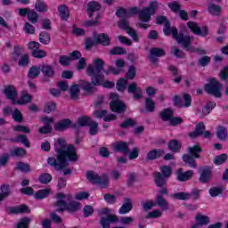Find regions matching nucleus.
<instances>
[{
	"label": "nucleus",
	"instance_id": "obj_1",
	"mask_svg": "<svg viewBox=\"0 0 228 228\" xmlns=\"http://www.w3.org/2000/svg\"><path fill=\"white\" fill-rule=\"evenodd\" d=\"M158 6V2H151L149 7H144L141 11L138 10V7H133L128 11L124 8H119L116 12L117 17L121 19L118 23V28L125 29V31H126L127 35L131 37L134 42H140V36H138V32L129 27L127 19L138 13L140 22L137 24V26L142 29H147V28H149V24H147V22L151 20V16L156 13Z\"/></svg>",
	"mask_w": 228,
	"mask_h": 228
},
{
	"label": "nucleus",
	"instance_id": "obj_2",
	"mask_svg": "<svg viewBox=\"0 0 228 228\" xmlns=\"http://www.w3.org/2000/svg\"><path fill=\"white\" fill-rule=\"evenodd\" d=\"M55 151L57 153V159L50 157L47 159V163L56 170H63L69 165V161H77L78 157L76 148L70 144H67V141L63 138L57 139Z\"/></svg>",
	"mask_w": 228,
	"mask_h": 228
},
{
	"label": "nucleus",
	"instance_id": "obj_3",
	"mask_svg": "<svg viewBox=\"0 0 228 228\" xmlns=\"http://www.w3.org/2000/svg\"><path fill=\"white\" fill-rule=\"evenodd\" d=\"M157 24H164V35L166 37H168L169 35H172L173 38L176 40V42L185 49V51H193V47H191V42L193 40V37L190 36H184L183 34L177 33V28L175 27H170V23L168 22V20H167V17L165 16H159L157 18Z\"/></svg>",
	"mask_w": 228,
	"mask_h": 228
},
{
	"label": "nucleus",
	"instance_id": "obj_4",
	"mask_svg": "<svg viewBox=\"0 0 228 228\" xmlns=\"http://www.w3.org/2000/svg\"><path fill=\"white\" fill-rule=\"evenodd\" d=\"M56 199L55 209L59 213H61V211H77V209L81 208V203L76 201L70 202L72 197L69 194L59 192L56 195Z\"/></svg>",
	"mask_w": 228,
	"mask_h": 228
},
{
	"label": "nucleus",
	"instance_id": "obj_5",
	"mask_svg": "<svg viewBox=\"0 0 228 228\" xmlns=\"http://www.w3.org/2000/svg\"><path fill=\"white\" fill-rule=\"evenodd\" d=\"M104 67V61L102 59H96L93 61V64H89L87 67V74L91 77V81L95 86L102 85L104 76L102 75V68Z\"/></svg>",
	"mask_w": 228,
	"mask_h": 228
},
{
	"label": "nucleus",
	"instance_id": "obj_6",
	"mask_svg": "<svg viewBox=\"0 0 228 228\" xmlns=\"http://www.w3.org/2000/svg\"><path fill=\"white\" fill-rule=\"evenodd\" d=\"M156 206H159L161 209H164L167 211L168 209V202H167V200L163 198L161 195H157L156 196V200H148V201H143L142 203V207L145 211H149L152 209V208H156Z\"/></svg>",
	"mask_w": 228,
	"mask_h": 228
},
{
	"label": "nucleus",
	"instance_id": "obj_7",
	"mask_svg": "<svg viewBox=\"0 0 228 228\" xmlns=\"http://www.w3.org/2000/svg\"><path fill=\"white\" fill-rule=\"evenodd\" d=\"M160 172L161 173L157 172L154 174L155 183L159 188L167 184V179L172 175V167L168 166H162L160 167Z\"/></svg>",
	"mask_w": 228,
	"mask_h": 228
},
{
	"label": "nucleus",
	"instance_id": "obj_8",
	"mask_svg": "<svg viewBox=\"0 0 228 228\" xmlns=\"http://www.w3.org/2000/svg\"><path fill=\"white\" fill-rule=\"evenodd\" d=\"M100 215L102 216L101 218V225L103 228H110V224L118 222V217L113 215V209L103 208L100 210Z\"/></svg>",
	"mask_w": 228,
	"mask_h": 228
},
{
	"label": "nucleus",
	"instance_id": "obj_9",
	"mask_svg": "<svg viewBox=\"0 0 228 228\" xmlns=\"http://www.w3.org/2000/svg\"><path fill=\"white\" fill-rule=\"evenodd\" d=\"M86 177L90 183H93L94 184H99L102 186V188H104L108 185V183H110V178L108 175H103L102 176H99L94 171H88L86 174Z\"/></svg>",
	"mask_w": 228,
	"mask_h": 228
},
{
	"label": "nucleus",
	"instance_id": "obj_10",
	"mask_svg": "<svg viewBox=\"0 0 228 228\" xmlns=\"http://www.w3.org/2000/svg\"><path fill=\"white\" fill-rule=\"evenodd\" d=\"M205 90L215 97H220L222 95V84L215 78H210L208 84L205 86Z\"/></svg>",
	"mask_w": 228,
	"mask_h": 228
},
{
	"label": "nucleus",
	"instance_id": "obj_11",
	"mask_svg": "<svg viewBox=\"0 0 228 228\" xmlns=\"http://www.w3.org/2000/svg\"><path fill=\"white\" fill-rule=\"evenodd\" d=\"M110 99L111 102L110 103V107L111 111H114V113H122L123 111H126V104L118 99V95L117 94L111 93Z\"/></svg>",
	"mask_w": 228,
	"mask_h": 228
},
{
	"label": "nucleus",
	"instance_id": "obj_12",
	"mask_svg": "<svg viewBox=\"0 0 228 228\" xmlns=\"http://www.w3.org/2000/svg\"><path fill=\"white\" fill-rule=\"evenodd\" d=\"M187 27L194 35H198V37H207L208 33H209V28L206 26L200 28L199 23L194 21L187 22Z\"/></svg>",
	"mask_w": 228,
	"mask_h": 228
},
{
	"label": "nucleus",
	"instance_id": "obj_13",
	"mask_svg": "<svg viewBox=\"0 0 228 228\" xmlns=\"http://www.w3.org/2000/svg\"><path fill=\"white\" fill-rule=\"evenodd\" d=\"M206 126L204 123H200L196 126V130L189 134L191 138H197V136H203V138H211V132L206 131Z\"/></svg>",
	"mask_w": 228,
	"mask_h": 228
},
{
	"label": "nucleus",
	"instance_id": "obj_14",
	"mask_svg": "<svg viewBox=\"0 0 228 228\" xmlns=\"http://www.w3.org/2000/svg\"><path fill=\"white\" fill-rule=\"evenodd\" d=\"M41 122L45 125L43 127L38 129V133L41 134H47V133H51L53 131V126L51 124L54 122V118L49 117L41 118Z\"/></svg>",
	"mask_w": 228,
	"mask_h": 228
},
{
	"label": "nucleus",
	"instance_id": "obj_15",
	"mask_svg": "<svg viewBox=\"0 0 228 228\" xmlns=\"http://www.w3.org/2000/svg\"><path fill=\"white\" fill-rule=\"evenodd\" d=\"M93 116L94 118H103L104 122H111L117 119L115 114H108L106 110H94Z\"/></svg>",
	"mask_w": 228,
	"mask_h": 228
},
{
	"label": "nucleus",
	"instance_id": "obj_16",
	"mask_svg": "<svg viewBox=\"0 0 228 228\" xmlns=\"http://www.w3.org/2000/svg\"><path fill=\"white\" fill-rule=\"evenodd\" d=\"M183 102L179 96L174 97V103L175 106H183L184 108H190V106H191V96L190 94H184L183 95Z\"/></svg>",
	"mask_w": 228,
	"mask_h": 228
},
{
	"label": "nucleus",
	"instance_id": "obj_17",
	"mask_svg": "<svg viewBox=\"0 0 228 228\" xmlns=\"http://www.w3.org/2000/svg\"><path fill=\"white\" fill-rule=\"evenodd\" d=\"M115 65L116 68L110 67L109 68V71L105 72V74H110V72L111 74H115V75H118L120 74V72H124V68L126 67V61H124L123 59H118L115 61Z\"/></svg>",
	"mask_w": 228,
	"mask_h": 228
},
{
	"label": "nucleus",
	"instance_id": "obj_18",
	"mask_svg": "<svg viewBox=\"0 0 228 228\" xmlns=\"http://www.w3.org/2000/svg\"><path fill=\"white\" fill-rule=\"evenodd\" d=\"M4 94L11 101L12 104H15L17 101V89L13 86H9L4 89Z\"/></svg>",
	"mask_w": 228,
	"mask_h": 228
},
{
	"label": "nucleus",
	"instance_id": "obj_19",
	"mask_svg": "<svg viewBox=\"0 0 228 228\" xmlns=\"http://www.w3.org/2000/svg\"><path fill=\"white\" fill-rule=\"evenodd\" d=\"M128 94H132L134 99H142V91L141 87H138V84L133 82L128 86Z\"/></svg>",
	"mask_w": 228,
	"mask_h": 228
},
{
	"label": "nucleus",
	"instance_id": "obj_20",
	"mask_svg": "<svg viewBox=\"0 0 228 228\" xmlns=\"http://www.w3.org/2000/svg\"><path fill=\"white\" fill-rule=\"evenodd\" d=\"M176 177L178 181L184 182V181H190L191 177H193V171H183V169H178L176 171Z\"/></svg>",
	"mask_w": 228,
	"mask_h": 228
},
{
	"label": "nucleus",
	"instance_id": "obj_21",
	"mask_svg": "<svg viewBox=\"0 0 228 228\" xmlns=\"http://www.w3.org/2000/svg\"><path fill=\"white\" fill-rule=\"evenodd\" d=\"M200 183H209L211 181V167H203L200 170Z\"/></svg>",
	"mask_w": 228,
	"mask_h": 228
},
{
	"label": "nucleus",
	"instance_id": "obj_22",
	"mask_svg": "<svg viewBox=\"0 0 228 228\" xmlns=\"http://www.w3.org/2000/svg\"><path fill=\"white\" fill-rule=\"evenodd\" d=\"M31 101H33V96L28 94V92H23L21 93L20 98L16 99L14 104H20V106H24V104H28V102H31Z\"/></svg>",
	"mask_w": 228,
	"mask_h": 228
},
{
	"label": "nucleus",
	"instance_id": "obj_23",
	"mask_svg": "<svg viewBox=\"0 0 228 228\" xmlns=\"http://www.w3.org/2000/svg\"><path fill=\"white\" fill-rule=\"evenodd\" d=\"M72 126V121L70 119H61L54 125L55 131H65Z\"/></svg>",
	"mask_w": 228,
	"mask_h": 228
},
{
	"label": "nucleus",
	"instance_id": "obj_24",
	"mask_svg": "<svg viewBox=\"0 0 228 228\" xmlns=\"http://www.w3.org/2000/svg\"><path fill=\"white\" fill-rule=\"evenodd\" d=\"M50 195L51 188H45L35 192L34 199H36V200H44V199H47Z\"/></svg>",
	"mask_w": 228,
	"mask_h": 228
},
{
	"label": "nucleus",
	"instance_id": "obj_25",
	"mask_svg": "<svg viewBox=\"0 0 228 228\" xmlns=\"http://www.w3.org/2000/svg\"><path fill=\"white\" fill-rule=\"evenodd\" d=\"M101 10V4L97 2H90L87 4V13L89 17H94V13H97Z\"/></svg>",
	"mask_w": 228,
	"mask_h": 228
},
{
	"label": "nucleus",
	"instance_id": "obj_26",
	"mask_svg": "<svg viewBox=\"0 0 228 228\" xmlns=\"http://www.w3.org/2000/svg\"><path fill=\"white\" fill-rule=\"evenodd\" d=\"M94 40L102 45H110V37L107 34H98L94 36Z\"/></svg>",
	"mask_w": 228,
	"mask_h": 228
},
{
	"label": "nucleus",
	"instance_id": "obj_27",
	"mask_svg": "<svg viewBox=\"0 0 228 228\" xmlns=\"http://www.w3.org/2000/svg\"><path fill=\"white\" fill-rule=\"evenodd\" d=\"M40 69H41V72L46 77H53V76H54V69H53V67L51 65H49V64H41Z\"/></svg>",
	"mask_w": 228,
	"mask_h": 228
},
{
	"label": "nucleus",
	"instance_id": "obj_28",
	"mask_svg": "<svg viewBox=\"0 0 228 228\" xmlns=\"http://www.w3.org/2000/svg\"><path fill=\"white\" fill-rule=\"evenodd\" d=\"M131 209H133V202H131V200L126 199L125 200V203L119 208V214L126 215V213H129Z\"/></svg>",
	"mask_w": 228,
	"mask_h": 228
},
{
	"label": "nucleus",
	"instance_id": "obj_29",
	"mask_svg": "<svg viewBox=\"0 0 228 228\" xmlns=\"http://www.w3.org/2000/svg\"><path fill=\"white\" fill-rule=\"evenodd\" d=\"M35 8L37 12H39L41 13H45V12H48L49 6H47V4L42 0H37L35 4Z\"/></svg>",
	"mask_w": 228,
	"mask_h": 228
},
{
	"label": "nucleus",
	"instance_id": "obj_30",
	"mask_svg": "<svg viewBox=\"0 0 228 228\" xmlns=\"http://www.w3.org/2000/svg\"><path fill=\"white\" fill-rule=\"evenodd\" d=\"M163 154H165V151L163 150H153L148 152L147 159H158V158L163 156Z\"/></svg>",
	"mask_w": 228,
	"mask_h": 228
},
{
	"label": "nucleus",
	"instance_id": "obj_31",
	"mask_svg": "<svg viewBox=\"0 0 228 228\" xmlns=\"http://www.w3.org/2000/svg\"><path fill=\"white\" fill-rule=\"evenodd\" d=\"M113 147H114V151H116V152H127V149H128V146H127V143L126 142H115L113 144Z\"/></svg>",
	"mask_w": 228,
	"mask_h": 228
},
{
	"label": "nucleus",
	"instance_id": "obj_32",
	"mask_svg": "<svg viewBox=\"0 0 228 228\" xmlns=\"http://www.w3.org/2000/svg\"><path fill=\"white\" fill-rule=\"evenodd\" d=\"M40 72H42L40 65L33 66L28 70V77L35 79V77H38V76H40Z\"/></svg>",
	"mask_w": 228,
	"mask_h": 228
},
{
	"label": "nucleus",
	"instance_id": "obj_33",
	"mask_svg": "<svg viewBox=\"0 0 228 228\" xmlns=\"http://www.w3.org/2000/svg\"><path fill=\"white\" fill-rule=\"evenodd\" d=\"M196 223L199 224L201 227H203V225H208V224H209V216L198 214L196 216Z\"/></svg>",
	"mask_w": 228,
	"mask_h": 228
},
{
	"label": "nucleus",
	"instance_id": "obj_34",
	"mask_svg": "<svg viewBox=\"0 0 228 228\" xmlns=\"http://www.w3.org/2000/svg\"><path fill=\"white\" fill-rule=\"evenodd\" d=\"M156 56H165V50H163L161 48L151 49L150 60H151V61H156V60H154V57H156Z\"/></svg>",
	"mask_w": 228,
	"mask_h": 228
},
{
	"label": "nucleus",
	"instance_id": "obj_35",
	"mask_svg": "<svg viewBox=\"0 0 228 228\" xmlns=\"http://www.w3.org/2000/svg\"><path fill=\"white\" fill-rule=\"evenodd\" d=\"M116 88L118 92H125L127 89V79L119 78L116 84Z\"/></svg>",
	"mask_w": 228,
	"mask_h": 228
},
{
	"label": "nucleus",
	"instance_id": "obj_36",
	"mask_svg": "<svg viewBox=\"0 0 228 228\" xmlns=\"http://www.w3.org/2000/svg\"><path fill=\"white\" fill-rule=\"evenodd\" d=\"M168 149L172 151V152H179L181 150V142L177 140H172L168 142Z\"/></svg>",
	"mask_w": 228,
	"mask_h": 228
},
{
	"label": "nucleus",
	"instance_id": "obj_37",
	"mask_svg": "<svg viewBox=\"0 0 228 228\" xmlns=\"http://www.w3.org/2000/svg\"><path fill=\"white\" fill-rule=\"evenodd\" d=\"M160 117L162 120H166V122H168L171 117H174V110L170 109H165L160 112Z\"/></svg>",
	"mask_w": 228,
	"mask_h": 228
},
{
	"label": "nucleus",
	"instance_id": "obj_38",
	"mask_svg": "<svg viewBox=\"0 0 228 228\" xmlns=\"http://www.w3.org/2000/svg\"><path fill=\"white\" fill-rule=\"evenodd\" d=\"M12 213H13L14 215H19L20 213H29V208H28V206L26 205H20L18 207H15L13 208H12Z\"/></svg>",
	"mask_w": 228,
	"mask_h": 228
},
{
	"label": "nucleus",
	"instance_id": "obj_39",
	"mask_svg": "<svg viewBox=\"0 0 228 228\" xmlns=\"http://www.w3.org/2000/svg\"><path fill=\"white\" fill-rule=\"evenodd\" d=\"M58 11H59L61 19H62L63 20H67V19H69V9L67 8V5L59 6Z\"/></svg>",
	"mask_w": 228,
	"mask_h": 228
},
{
	"label": "nucleus",
	"instance_id": "obj_40",
	"mask_svg": "<svg viewBox=\"0 0 228 228\" xmlns=\"http://www.w3.org/2000/svg\"><path fill=\"white\" fill-rule=\"evenodd\" d=\"M145 108L146 111H149L150 113H152V111L156 110V103L154 102V100H152V98H146Z\"/></svg>",
	"mask_w": 228,
	"mask_h": 228
},
{
	"label": "nucleus",
	"instance_id": "obj_41",
	"mask_svg": "<svg viewBox=\"0 0 228 228\" xmlns=\"http://www.w3.org/2000/svg\"><path fill=\"white\" fill-rule=\"evenodd\" d=\"M24 53V48L20 45L14 46V52L12 53V58L14 60V61H17L19 60V56Z\"/></svg>",
	"mask_w": 228,
	"mask_h": 228
},
{
	"label": "nucleus",
	"instance_id": "obj_42",
	"mask_svg": "<svg viewBox=\"0 0 228 228\" xmlns=\"http://www.w3.org/2000/svg\"><path fill=\"white\" fill-rule=\"evenodd\" d=\"M171 197L176 200H188V199H190V194L188 192H178L171 194Z\"/></svg>",
	"mask_w": 228,
	"mask_h": 228
},
{
	"label": "nucleus",
	"instance_id": "obj_43",
	"mask_svg": "<svg viewBox=\"0 0 228 228\" xmlns=\"http://www.w3.org/2000/svg\"><path fill=\"white\" fill-rule=\"evenodd\" d=\"M216 136L219 138V140H225L227 138V129L224 126H218Z\"/></svg>",
	"mask_w": 228,
	"mask_h": 228
},
{
	"label": "nucleus",
	"instance_id": "obj_44",
	"mask_svg": "<svg viewBox=\"0 0 228 228\" xmlns=\"http://www.w3.org/2000/svg\"><path fill=\"white\" fill-rule=\"evenodd\" d=\"M10 195V186L4 184L1 186L0 200H4Z\"/></svg>",
	"mask_w": 228,
	"mask_h": 228
},
{
	"label": "nucleus",
	"instance_id": "obj_45",
	"mask_svg": "<svg viewBox=\"0 0 228 228\" xmlns=\"http://www.w3.org/2000/svg\"><path fill=\"white\" fill-rule=\"evenodd\" d=\"M28 64H29V55H28L27 53L22 54L18 61L19 67H26Z\"/></svg>",
	"mask_w": 228,
	"mask_h": 228
},
{
	"label": "nucleus",
	"instance_id": "obj_46",
	"mask_svg": "<svg viewBox=\"0 0 228 228\" xmlns=\"http://www.w3.org/2000/svg\"><path fill=\"white\" fill-rule=\"evenodd\" d=\"M53 181V175L49 173L42 174L39 176V182H41L42 184H49Z\"/></svg>",
	"mask_w": 228,
	"mask_h": 228
},
{
	"label": "nucleus",
	"instance_id": "obj_47",
	"mask_svg": "<svg viewBox=\"0 0 228 228\" xmlns=\"http://www.w3.org/2000/svg\"><path fill=\"white\" fill-rule=\"evenodd\" d=\"M183 159L184 163H186V165H189V167H191V168H195L197 167V165L195 164V159H193L191 155H184L183 157Z\"/></svg>",
	"mask_w": 228,
	"mask_h": 228
},
{
	"label": "nucleus",
	"instance_id": "obj_48",
	"mask_svg": "<svg viewBox=\"0 0 228 228\" xmlns=\"http://www.w3.org/2000/svg\"><path fill=\"white\" fill-rule=\"evenodd\" d=\"M69 94H70L71 99H77V97H79V86L76 84L71 86L69 89Z\"/></svg>",
	"mask_w": 228,
	"mask_h": 228
},
{
	"label": "nucleus",
	"instance_id": "obj_49",
	"mask_svg": "<svg viewBox=\"0 0 228 228\" xmlns=\"http://www.w3.org/2000/svg\"><path fill=\"white\" fill-rule=\"evenodd\" d=\"M208 11L211 15H220L221 9L220 6L215 4H210L208 7Z\"/></svg>",
	"mask_w": 228,
	"mask_h": 228
},
{
	"label": "nucleus",
	"instance_id": "obj_50",
	"mask_svg": "<svg viewBox=\"0 0 228 228\" xmlns=\"http://www.w3.org/2000/svg\"><path fill=\"white\" fill-rule=\"evenodd\" d=\"M110 54L112 55H122V54H127V51H126V48H122L120 46H116L110 51Z\"/></svg>",
	"mask_w": 228,
	"mask_h": 228
},
{
	"label": "nucleus",
	"instance_id": "obj_51",
	"mask_svg": "<svg viewBox=\"0 0 228 228\" xmlns=\"http://www.w3.org/2000/svg\"><path fill=\"white\" fill-rule=\"evenodd\" d=\"M163 212L160 209H154L147 214L146 218H161Z\"/></svg>",
	"mask_w": 228,
	"mask_h": 228
},
{
	"label": "nucleus",
	"instance_id": "obj_52",
	"mask_svg": "<svg viewBox=\"0 0 228 228\" xmlns=\"http://www.w3.org/2000/svg\"><path fill=\"white\" fill-rule=\"evenodd\" d=\"M97 133H99V124L91 121V124H89V134L95 135Z\"/></svg>",
	"mask_w": 228,
	"mask_h": 228
},
{
	"label": "nucleus",
	"instance_id": "obj_53",
	"mask_svg": "<svg viewBox=\"0 0 228 228\" xmlns=\"http://www.w3.org/2000/svg\"><path fill=\"white\" fill-rule=\"evenodd\" d=\"M28 20L32 22V24H37L38 20V14L34 10H30L28 13Z\"/></svg>",
	"mask_w": 228,
	"mask_h": 228
},
{
	"label": "nucleus",
	"instance_id": "obj_54",
	"mask_svg": "<svg viewBox=\"0 0 228 228\" xmlns=\"http://www.w3.org/2000/svg\"><path fill=\"white\" fill-rule=\"evenodd\" d=\"M224 191V188L222 187H212L209 189L208 193L212 197H218Z\"/></svg>",
	"mask_w": 228,
	"mask_h": 228
},
{
	"label": "nucleus",
	"instance_id": "obj_55",
	"mask_svg": "<svg viewBox=\"0 0 228 228\" xmlns=\"http://www.w3.org/2000/svg\"><path fill=\"white\" fill-rule=\"evenodd\" d=\"M78 125L84 127L85 126H90L92 119L87 116H82L78 118Z\"/></svg>",
	"mask_w": 228,
	"mask_h": 228
},
{
	"label": "nucleus",
	"instance_id": "obj_56",
	"mask_svg": "<svg viewBox=\"0 0 228 228\" xmlns=\"http://www.w3.org/2000/svg\"><path fill=\"white\" fill-rule=\"evenodd\" d=\"M201 151L202 150L200 149V146L195 145L189 148V154H191V156H193V158H199V152H201Z\"/></svg>",
	"mask_w": 228,
	"mask_h": 228
},
{
	"label": "nucleus",
	"instance_id": "obj_57",
	"mask_svg": "<svg viewBox=\"0 0 228 228\" xmlns=\"http://www.w3.org/2000/svg\"><path fill=\"white\" fill-rule=\"evenodd\" d=\"M215 106H216V103H215V102H209L208 103H207V106L204 107L202 110L203 115H209V113H211Z\"/></svg>",
	"mask_w": 228,
	"mask_h": 228
},
{
	"label": "nucleus",
	"instance_id": "obj_58",
	"mask_svg": "<svg viewBox=\"0 0 228 228\" xmlns=\"http://www.w3.org/2000/svg\"><path fill=\"white\" fill-rule=\"evenodd\" d=\"M39 41L41 42V44L47 45V44L51 42V37L46 32H43L39 35Z\"/></svg>",
	"mask_w": 228,
	"mask_h": 228
},
{
	"label": "nucleus",
	"instance_id": "obj_59",
	"mask_svg": "<svg viewBox=\"0 0 228 228\" xmlns=\"http://www.w3.org/2000/svg\"><path fill=\"white\" fill-rule=\"evenodd\" d=\"M32 56H34V58L42 59V58H45V56H47V53L44 50H40L37 48V50H34L32 52Z\"/></svg>",
	"mask_w": 228,
	"mask_h": 228
},
{
	"label": "nucleus",
	"instance_id": "obj_60",
	"mask_svg": "<svg viewBox=\"0 0 228 228\" xmlns=\"http://www.w3.org/2000/svg\"><path fill=\"white\" fill-rule=\"evenodd\" d=\"M12 156H17L18 158H22L26 154V150L22 148H15L14 150L12 151Z\"/></svg>",
	"mask_w": 228,
	"mask_h": 228
},
{
	"label": "nucleus",
	"instance_id": "obj_61",
	"mask_svg": "<svg viewBox=\"0 0 228 228\" xmlns=\"http://www.w3.org/2000/svg\"><path fill=\"white\" fill-rule=\"evenodd\" d=\"M56 110V103L50 102L45 104L44 111L45 113H51L52 111H54Z\"/></svg>",
	"mask_w": 228,
	"mask_h": 228
},
{
	"label": "nucleus",
	"instance_id": "obj_62",
	"mask_svg": "<svg viewBox=\"0 0 228 228\" xmlns=\"http://www.w3.org/2000/svg\"><path fill=\"white\" fill-rule=\"evenodd\" d=\"M13 142H20L25 147H29V141H28V137L26 135H19Z\"/></svg>",
	"mask_w": 228,
	"mask_h": 228
},
{
	"label": "nucleus",
	"instance_id": "obj_63",
	"mask_svg": "<svg viewBox=\"0 0 228 228\" xmlns=\"http://www.w3.org/2000/svg\"><path fill=\"white\" fill-rule=\"evenodd\" d=\"M29 222H31V219L28 217L20 219L18 223V228H28V225H29Z\"/></svg>",
	"mask_w": 228,
	"mask_h": 228
},
{
	"label": "nucleus",
	"instance_id": "obj_64",
	"mask_svg": "<svg viewBox=\"0 0 228 228\" xmlns=\"http://www.w3.org/2000/svg\"><path fill=\"white\" fill-rule=\"evenodd\" d=\"M219 77L222 81H226L228 79V66H225L221 69L219 73Z\"/></svg>",
	"mask_w": 228,
	"mask_h": 228
}]
</instances>
